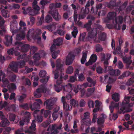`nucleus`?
I'll return each mask as SVG.
<instances>
[{"label": "nucleus", "mask_w": 134, "mask_h": 134, "mask_svg": "<svg viewBox=\"0 0 134 134\" xmlns=\"http://www.w3.org/2000/svg\"><path fill=\"white\" fill-rule=\"evenodd\" d=\"M130 98V97L128 96L125 97L124 100L122 102L121 107H119V103L114 102L113 101L111 102L110 105L109 106L111 113H112L113 112L115 108H117V114H120L122 112L124 113L132 111V109L130 107L133 106V103H129Z\"/></svg>", "instance_id": "nucleus-1"}, {"label": "nucleus", "mask_w": 134, "mask_h": 134, "mask_svg": "<svg viewBox=\"0 0 134 134\" xmlns=\"http://www.w3.org/2000/svg\"><path fill=\"white\" fill-rule=\"evenodd\" d=\"M116 13L114 12H111L109 13L108 15V18L109 19H113L114 18L115 20L113 21L114 27L118 30L120 29V24L122 22L123 18L122 16H119L116 18H115Z\"/></svg>", "instance_id": "nucleus-2"}, {"label": "nucleus", "mask_w": 134, "mask_h": 134, "mask_svg": "<svg viewBox=\"0 0 134 134\" xmlns=\"http://www.w3.org/2000/svg\"><path fill=\"white\" fill-rule=\"evenodd\" d=\"M25 34H17V40L24 39L25 37ZM21 47V51L24 52H27L30 49V46L28 44H25L21 42L17 41V50L19 47Z\"/></svg>", "instance_id": "nucleus-3"}, {"label": "nucleus", "mask_w": 134, "mask_h": 134, "mask_svg": "<svg viewBox=\"0 0 134 134\" xmlns=\"http://www.w3.org/2000/svg\"><path fill=\"white\" fill-rule=\"evenodd\" d=\"M94 4V2L92 0H89L87 2L86 5V8H82L81 10V13L83 14L82 15H79V19H81L84 18L86 14H88L89 9L87 7L90 6V5H92Z\"/></svg>", "instance_id": "nucleus-4"}, {"label": "nucleus", "mask_w": 134, "mask_h": 134, "mask_svg": "<svg viewBox=\"0 0 134 134\" xmlns=\"http://www.w3.org/2000/svg\"><path fill=\"white\" fill-rule=\"evenodd\" d=\"M47 91V88L44 85H41L40 88L37 89L34 93V96L37 98H40L41 96V93H46Z\"/></svg>", "instance_id": "nucleus-5"}, {"label": "nucleus", "mask_w": 134, "mask_h": 134, "mask_svg": "<svg viewBox=\"0 0 134 134\" xmlns=\"http://www.w3.org/2000/svg\"><path fill=\"white\" fill-rule=\"evenodd\" d=\"M53 41L54 43L50 48V50L51 52H52L56 49V46H59L63 43L62 39L60 38H58L54 40Z\"/></svg>", "instance_id": "nucleus-6"}, {"label": "nucleus", "mask_w": 134, "mask_h": 134, "mask_svg": "<svg viewBox=\"0 0 134 134\" xmlns=\"http://www.w3.org/2000/svg\"><path fill=\"white\" fill-rule=\"evenodd\" d=\"M35 101L37 102H35L33 104H29L30 108L32 111L40 109V104H41L42 103L41 100L40 99H37Z\"/></svg>", "instance_id": "nucleus-7"}, {"label": "nucleus", "mask_w": 134, "mask_h": 134, "mask_svg": "<svg viewBox=\"0 0 134 134\" xmlns=\"http://www.w3.org/2000/svg\"><path fill=\"white\" fill-rule=\"evenodd\" d=\"M75 56L74 55L69 53L66 57L65 62V64L66 65H69L72 64L74 59Z\"/></svg>", "instance_id": "nucleus-8"}, {"label": "nucleus", "mask_w": 134, "mask_h": 134, "mask_svg": "<svg viewBox=\"0 0 134 134\" xmlns=\"http://www.w3.org/2000/svg\"><path fill=\"white\" fill-rule=\"evenodd\" d=\"M36 125L35 120H33L31 124V126L29 127L30 130H27L25 131V132L29 134H36L35 132H32L31 130L35 131L36 130Z\"/></svg>", "instance_id": "nucleus-9"}, {"label": "nucleus", "mask_w": 134, "mask_h": 134, "mask_svg": "<svg viewBox=\"0 0 134 134\" xmlns=\"http://www.w3.org/2000/svg\"><path fill=\"white\" fill-rule=\"evenodd\" d=\"M20 53L17 52V60L20 59H23V60H25L26 61H29L31 58V55H28L27 56L25 54L20 55Z\"/></svg>", "instance_id": "nucleus-10"}, {"label": "nucleus", "mask_w": 134, "mask_h": 134, "mask_svg": "<svg viewBox=\"0 0 134 134\" xmlns=\"http://www.w3.org/2000/svg\"><path fill=\"white\" fill-rule=\"evenodd\" d=\"M40 110H36L34 111L33 113V115L35 117V120L38 122H41L43 120V117L41 115H37L38 113L39 112Z\"/></svg>", "instance_id": "nucleus-11"}, {"label": "nucleus", "mask_w": 134, "mask_h": 134, "mask_svg": "<svg viewBox=\"0 0 134 134\" xmlns=\"http://www.w3.org/2000/svg\"><path fill=\"white\" fill-rule=\"evenodd\" d=\"M61 60L60 59H58L56 61V72L59 71L61 73L62 71L63 68V65L61 64Z\"/></svg>", "instance_id": "nucleus-12"}, {"label": "nucleus", "mask_w": 134, "mask_h": 134, "mask_svg": "<svg viewBox=\"0 0 134 134\" xmlns=\"http://www.w3.org/2000/svg\"><path fill=\"white\" fill-rule=\"evenodd\" d=\"M14 34H13L12 36H11L8 35L5 36L6 42L5 43V44L6 46H9L12 44V36Z\"/></svg>", "instance_id": "nucleus-13"}, {"label": "nucleus", "mask_w": 134, "mask_h": 134, "mask_svg": "<svg viewBox=\"0 0 134 134\" xmlns=\"http://www.w3.org/2000/svg\"><path fill=\"white\" fill-rule=\"evenodd\" d=\"M44 105H46L47 108L51 110L53 108V103L50 99H48L44 103Z\"/></svg>", "instance_id": "nucleus-14"}, {"label": "nucleus", "mask_w": 134, "mask_h": 134, "mask_svg": "<svg viewBox=\"0 0 134 134\" xmlns=\"http://www.w3.org/2000/svg\"><path fill=\"white\" fill-rule=\"evenodd\" d=\"M32 38L34 40L36 41L37 43L40 44L41 43V38L40 36V34H32Z\"/></svg>", "instance_id": "nucleus-15"}, {"label": "nucleus", "mask_w": 134, "mask_h": 134, "mask_svg": "<svg viewBox=\"0 0 134 134\" xmlns=\"http://www.w3.org/2000/svg\"><path fill=\"white\" fill-rule=\"evenodd\" d=\"M71 5L73 9L74 10V21L76 24L79 25H81L82 24V23L80 22H77L76 21L77 18V12H76L75 11V9H76V6L75 5L73 4H72Z\"/></svg>", "instance_id": "nucleus-16"}, {"label": "nucleus", "mask_w": 134, "mask_h": 134, "mask_svg": "<svg viewBox=\"0 0 134 134\" xmlns=\"http://www.w3.org/2000/svg\"><path fill=\"white\" fill-rule=\"evenodd\" d=\"M72 85L71 84L68 83L67 85H63V89L64 92H66L69 93L71 91V90L72 88Z\"/></svg>", "instance_id": "nucleus-17"}, {"label": "nucleus", "mask_w": 134, "mask_h": 134, "mask_svg": "<svg viewBox=\"0 0 134 134\" xmlns=\"http://www.w3.org/2000/svg\"><path fill=\"white\" fill-rule=\"evenodd\" d=\"M63 85L60 83H57L54 85V89L55 91L58 93L60 92L63 89Z\"/></svg>", "instance_id": "nucleus-18"}, {"label": "nucleus", "mask_w": 134, "mask_h": 134, "mask_svg": "<svg viewBox=\"0 0 134 134\" xmlns=\"http://www.w3.org/2000/svg\"><path fill=\"white\" fill-rule=\"evenodd\" d=\"M31 7H29L26 10V11L24 10L23 12V13L24 14H26L27 13H29V14L31 15H34L37 14V13L34 12V10L31 9Z\"/></svg>", "instance_id": "nucleus-19"}, {"label": "nucleus", "mask_w": 134, "mask_h": 134, "mask_svg": "<svg viewBox=\"0 0 134 134\" xmlns=\"http://www.w3.org/2000/svg\"><path fill=\"white\" fill-rule=\"evenodd\" d=\"M12 70L15 72H17V62H12L9 65Z\"/></svg>", "instance_id": "nucleus-20"}, {"label": "nucleus", "mask_w": 134, "mask_h": 134, "mask_svg": "<svg viewBox=\"0 0 134 134\" xmlns=\"http://www.w3.org/2000/svg\"><path fill=\"white\" fill-rule=\"evenodd\" d=\"M59 116L60 118L63 116V113L61 111H59L58 113L53 112L52 117L54 120H55Z\"/></svg>", "instance_id": "nucleus-21"}, {"label": "nucleus", "mask_w": 134, "mask_h": 134, "mask_svg": "<svg viewBox=\"0 0 134 134\" xmlns=\"http://www.w3.org/2000/svg\"><path fill=\"white\" fill-rule=\"evenodd\" d=\"M2 120L0 123L1 127H4L9 125L10 122L7 119L5 118Z\"/></svg>", "instance_id": "nucleus-22"}, {"label": "nucleus", "mask_w": 134, "mask_h": 134, "mask_svg": "<svg viewBox=\"0 0 134 134\" xmlns=\"http://www.w3.org/2000/svg\"><path fill=\"white\" fill-rule=\"evenodd\" d=\"M25 115L24 119H23L25 122L28 123L30 120V113L26 111L24 113Z\"/></svg>", "instance_id": "nucleus-23"}, {"label": "nucleus", "mask_w": 134, "mask_h": 134, "mask_svg": "<svg viewBox=\"0 0 134 134\" xmlns=\"http://www.w3.org/2000/svg\"><path fill=\"white\" fill-rule=\"evenodd\" d=\"M131 59V57H127L126 56L122 57V59L124 63L129 65H130L132 62V61L130 60Z\"/></svg>", "instance_id": "nucleus-24"}, {"label": "nucleus", "mask_w": 134, "mask_h": 134, "mask_svg": "<svg viewBox=\"0 0 134 134\" xmlns=\"http://www.w3.org/2000/svg\"><path fill=\"white\" fill-rule=\"evenodd\" d=\"M16 25V21L15 20H13L11 21L10 23V31L12 33L14 32V28H15V27Z\"/></svg>", "instance_id": "nucleus-25"}, {"label": "nucleus", "mask_w": 134, "mask_h": 134, "mask_svg": "<svg viewBox=\"0 0 134 134\" xmlns=\"http://www.w3.org/2000/svg\"><path fill=\"white\" fill-rule=\"evenodd\" d=\"M62 5L60 3H56L55 4L52 3L49 6L50 8L51 9H53L55 8H60L61 7Z\"/></svg>", "instance_id": "nucleus-26"}, {"label": "nucleus", "mask_w": 134, "mask_h": 134, "mask_svg": "<svg viewBox=\"0 0 134 134\" xmlns=\"http://www.w3.org/2000/svg\"><path fill=\"white\" fill-rule=\"evenodd\" d=\"M112 98L115 102H118L119 100V95L118 93H115L112 95Z\"/></svg>", "instance_id": "nucleus-27"}, {"label": "nucleus", "mask_w": 134, "mask_h": 134, "mask_svg": "<svg viewBox=\"0 0 134 134\" xmlns=\"http://www.w3.org/2000/svg\"><path fill=\"white\" fill-rule=\"evenodd\" d=\"M52 15L53 18L57 21L60 18V16L59 15L57 11L54 12Z\"/></svg>", "instance_id": "nucleus-28"}, {"label": "nucleus", "mask_w": 134, "mask_h": 134, "mask_svg": "<svg viewBox=\"0 0 134 134\" xmlns=\"http://www.w3.org/2000/svg\"><path fill=\"white\" fill-rule=\"evenodd\" d=\"M37 2L36 0H35L32 3V6L35 11H38L40 9V7L37 5Z\"/></svg>", "instance_id": "nucleus-29"}, {"label": "nucleus", "mask_w": 134, "mask_h": 134, "mask_svg": "<svg viewBox=\"0 0 134 134\" xmlns=\"http://www.w3.org/2000/svg\"><path fill=\"white\" fill-rule=\"evenodd\" d=\"M51 111L46 110L44 111V117L45 118H47L48 117V120H50L51 118Z\"/></svg>", "instance_id": "nucleus-30"}, {"label": "nucleus", "mask_w": 134, "mask_h": 134, "mask_svg": "<svg viewBox=\"0 0 134 134\" xmlns=\"http://www.w3.org/2000/svg\"><path fill=\"white\" fill-rule=\"evenodd\" d=\"M102 7V4H99L97 6L96 9L95 10H94V8L93 7L91 9V11L93 13H94L95 14L97 13L98 9H100Z\"/></svg>", "instance_id": "nucleus-31"}, {"label": "nucleus", "mask_w": 134, "mask_h": 134, "mask_svg": "<svg viewBox=\"0 0 134 134\" xmlns=\"http://www.w3.org/2000/svg\"><path fill=\"white\" fill-rule=\"evenodd\" d=\"M70 104V106H71L72 107V106L74 107H77L79 105L78 101L74 99L71 100Z\"/></svg>", "instance_id": "nucleus-32"}, {"label": "nucleus", "mask_w": 134, "mask_h": 134, "mask_svg": "<svg viewBox=\"0 0 134 134\" xmlns=\"http://www.w3.org/2000/svg\"><path fill=\"white\" fill-rule=\"evenodd\" d=\"M64 110L65 111H70L71 110L72 107L69 105L67 103L64 104L63 105Z\"/></svg>", "instance_id": "nucleus-33"}, {"label": "nucleus", "mask_w": 134, "mask_h": 134, "mask_svg": "<svg viewBox=\"0 0 134 134\" xmlns=\"http://www.w3.org/2000/svg\"><path fill=\"white\" fill-rule=\"evenodd\" d=\"M34 55L33 56V58L37 62V61L40 60L41 58L40 55L39 53H36L34 54Z\"/></svg>", "instance_id": "nucleus-34"}, {"label": "nucleus", "mask_w": 134, "mask_h": 134, "mask_svg": "<svg viewBox=\"0 0 134 134\" xmlns=\"http://www.w3.org/2000/svg\"><path fill=\"white\" fill-rule=\"evenodd\" d=\"M2 16L4 18L9 17V12L6 10H3L1 11Z\"/></svg>", "instance_id": "nucleus-35"}, {"label": "nucleus", "mask_w": 134, "mask_h": 134, "mask_svg": "<svg viewBox=\"0 0 134 134\" xmlns=\"http://www.w3.org/2000/svg\"><path fill=\"white\" fill-rule=\"evenodd\" d=\"M95 90V88L94 87L88 88L87 89L88 92L86 94V96L87 97H89L91 96L92 94L94 92Z\"/></svg>", "instance_id": "nucleus-36"}, {"label": "nucleus", "mask_w": 134, "mask_h": 134, "mask_svg": "<svg viewBox=\"0 0 134 134\" xmlns=\"http://www.w3.org/2000/svg\"><path fill=\"white\" fill-rule=\"evenodd\" d=\"M90 114L89 112H87L85 113L84 114V118L82 119L81 121V123L82 124H85V120L86 119L89 117Z\"/></svg>", "instance_id": "nucleus-37"}, {"label": "nucleus", "mask_w": 134, "mask_h": 134, "mask_svg": "<svg viewBox=\"0 0 134 134\" xmlns=\"http://www.w3.org/2000/svg\"><path fill=\"white\" fill-rule=\"evenodd\" d=\"M87 53L86 52L83 53L82 57L81 59V62L82 64H84L87 58Z\"/></svg>", "instance_id": "nucleus-38"}, {"label": "nucleus", "mask_w": 134, "mask_h": 134, "mask_svg": "<svg viewBox=\"0 0 134 134\" xmlns=\"http://www.w3.org/2000/svg\"><path fill=\"white\" fill-rule=\"evenodd\" d=\"M56 50V49H55L54 51L52 52V58L54 59H55L56 58L58 54L60 52L59 50L55 51Z\"/></svg>", "instance_id": "nucleus-39"}, {"label": "nucleus", "mask_w": 134, "mask_h": 134, "mask_svg": "<svg viewBox=\"0 0 134 134\" xmlns=\"http://www.w3.org/2000/svg\"><path fill=\"white\" fill-rule=\"evenodd\" d=\"M103 50V48L99 44H97L96 46V51L97 52H102Z\"/></svg>", "instance_id": "nucleus-40"}, {"label": "nucleus", "mask_w": 134, "mask_h": 134, "mask_svg": "<svg viewBox=\"0 0 134 134\" xmlns=\"http://www.w3.org/2000/svg\"><path fill=\"white\" fill-rule=\"evenodd\" d=\"M98 27L97 28H93L92 30L91 33L93 34H97L99 33V31L98 32V31H99V30H100V28H101V26L99 25H96Z\"/></svg>", "instance_id": "nucleus-41"}, {"label": "nucleus", "mask_w": 134, "mask_h": 134, "mask_svg": "<svg viewBox=\"0 0 134 134\" xmlns=\"http://www.w3.org/2000/svg\"><path fill=\"white\" fill-rule=\"evenodd\" d=\"M37 49H38L37 47L35 46H33L31 47L30 52V53L31 55L32 54V55H33L37 51Z\"/></svg>", "instance_id": "nucleus-42"}, {"label": "nucleus", "mask_w": 134, "mask_h": 134, "mask_svg": "<svg viewBox=\"0 0 134 134\" xmlns=\"http://www.w3.org/2000/svg\"><path fill=\"white\" fill-rule=\"evenodd\" d=\"M106 37V34H98V39L100 40L105 41Z\"/></svg>", "instance_id": "nucleus-43"}, {"label": "nucleus", "mask_w": 134, "mask_h": 134, "mask_svg": "<svg viewBox=\"0 0 134 134\" xmlns=\"http://www.w3.org/2000/svg\"><path fill=\"white\" fill-rule=\"evenodd\" d=\"M97 34H88V37L89 38L92 39L95 41L97 42L96 41Z\"/></svg>", "instance_id": "nucleus-44"}, {"label": "nucleus", "mask_w": 134, "mask_h": 134, "mask_svg": "<svg viewBox=\"0 0 134 134\" xmlns=\"http://www.w3.org/2000/svg\"><path fill=\"white\" fill-rule=\"evenodd\" d=\"M14 53L15 56H17L16 52L15 51L13 48H12L7 51V53L9 54H12L13 53Z\"/></svg>", "instance_id": "nucleus-45"}, {"label": "nucleus", "mask_w": 134, "mask_h": 134, "mask_svg": "<svg viewBox=\"0 0 134 134\" xmlns=\"http://www.w3.org/2000/svg\"><path fill=\"white\" fill-rule=\"evenodd\" d=\"M20 107L24 109H29L30 108L29 104L28 105L27 103L23 104L20 105Z\"/></svg>", "instance_id": "nucleus-46"}, {"label": "nucleus", "mask_w": 134, "mask_h": 134, "mask_svg": "<svg viewBox=\"0 0 134 134\" xmlns=\"http://www.w3.org/2000/svg\"><path fill=\"white\" fill-rule=\"evenodd\" d=\"M16 104H13L8 107L7 110L9 111H14L16 109Z\"/></svg>", "instance_id": "nucleus-47"}, {"label": "nucleus", "mask_w": 134, "mask_h": 134, "mask_svg": "<svg viewBox=\"0 0 134 134\" xmlns=\"http://www.w3.org/2000/svg\"><path fill=\"white\" fill-rule=\"evenodd\" d=\"M90 59L92 62L94 63L97 59V56L96 54H93L91 56Z\"/></svg>", "instance_id": "nucleus-48"}, {"label": "nucleus", "mask_w": 134, "mask_h": 134, "mask_svg": "<svg viewBox=\"0 0 134 134\" xmlns=\"http://www.w3.org/2000/svg\"><path fill=\"white\" fill-rule=\"evenodd\" d=\"M46 28L49 31H52L55 29L56 26L54 25H49L46 26Z\"/></svg>", "instance_id": "nucleus-49"}, {"label": "nucleus", "mask_w": 134, "mask_h": 134, "mask_svg": "<svg viewBox=\"0 0 134 134\" xmlns=\"http://www.w3.org/2000/svg\"><path fill=\"white\" fill-rule=\"evenodd\" d=\"M46 74V72L43 70L40 71L39 73V75L40 77H44Z\"/></svg>", "instance_id": "nucleus-50"}, {"label": "nucleus", "mask_w": 134, "mask_h": 134, "mask_svg": "<svg viewBox=\"0 0 134 134\" xmlns=\"http://www.w3.org/2000/svg\"><path fill=\"white\" fill-rule=\"evenodd\" d=\"M73 69L71 66H69L66 71V73L68 74H70L73 72Z\"/></svg>", "instance_id": "nucleus-51"}, {"label": "nucleus", "mask_w": 134, "mask_h": 134, "mask_svg": "<svg viewBox=\"0 0 134 134\" xmlns=\"http://www.w3.org/2000/svg\"><path fill=\"white\" fill-rule=\"evenodd\" d=\"M88 104L90 108H93L94 106V103L93 101L89 100L88 102Z\"/></svg>", "instance_id": "nucleus-52"}, {"label": "nucleus", "mask_w": 134, "mask_h": 134, "mask_svg": "<svg viewBox=\"0 0 134 134\" xmlns=\"http://www.w3.org/2000/svg\"><path fill=\"white\" fill-rule=\"evenodd\" d=\"M52 20V18L49 15H47L46 17L45 21L47 23L51 22Z\"/></svg>", "instance_id": "nucleus-53"}, {"label": "nucleus", "mask_w": 134, "mask_h": 134, "mask_svg": "<svg viewBox=\"0 0 134 134\" xmlns=\"http://www.w3.org/2000/svg\"><path fill=\"white\" fill-rule=\"evenodd\" d=\"M104 122V120L103 117H101L98 119L97 121L98 124L100 125L103 124Z\"/></svg>", "instance_id": "nucleus-54"}, {"label": "nucleus", "mask_w": 134, "mask_h": 134, "mask_svg": "<svg viewBox=\"0 0 134 134\" xmlns=\"http://www.w3.org/2000/svg\"><path fill=\"white\" fill-rule=\"evenodd\" d=\"M50 122L49 120H47L42 123V125L44 127H47L50 124Z\"/></svg>", "instance_id": "nucleus-55"}, {"label": "nucleus", "mask_w": 134, "mask_h": 134, "mask_svg": "<svg viewBox=\"0 0 134 134\" xmlns=\"http://www.w3.org/2000/svg\"><path fill=\"white\" fill-rule=\"evenodd\" d=\"M26 95L25 94H22V95L20 96L19 99V102H23L24 100V99L26 97Z\"/></svg>", "instance_id": "nucleus-56"}, {"label": "nucleus", "mask_w": 134, "mask_h": 134, "mask_svg": "<svg viewBox=\"0 0 134 134\" xmlns=\"http://www.w3.org/2000/svg\"><path fill=\"white\" fill-rule=\"evenodd\" d=\"M134 81L133 79L130 78L127 81L126 83V85L128 86L131 85L134 82Z\"/></svg>", "instance_id": "nucleus-57"}, {"label": "nucleus", "mask_w": 134, "mask_h": 134, "mask_svg": "<svg viewBox=\"0 0 134 134\" xmlns=\"http://www.w3.org/2000/svg\"><path fill=\"white\" fill-rule=\"evenodd\" d=\"M79 80L80 81H83L85 79V77L82 73L80 74L78 76Z\"/></svg>", "instance_id": "nucleus-58"}, {"label": "nucleus", "mask_w": 134, "mask_h": 134, "mask_svg": "<svg viewBox=\"0 0 134 134\" xmlns=\"http://www.w3.org/2000/svg\"><path fill=\"white\" fill-rule=\"evenodd\" d=\"M16 76L15 75L13 74L10 77L9 80L10 81L14 82L15 81Z\"/></svg>", "instance_id": "nucleus-59"}, {"label": "nucleus", "mask_w": 134, "mask_h": 134, "mask_svg": "<svg viewBox=\"0 0 134 134\" xmlns=\"http://www.w3.org/2000/svg\"><path fill=\"white\" fill-rule=\"evenodd\" d=\"M96 71L97 73L98 74H101L103 72V69L100 66H98L96 68Z\"/></svg>", "instance_id": "nucleus-60"}, {"label": "nucleus", "mask_w": 134, "mask_h": 134, "mask_svg": "<svg viewBox=\"0 0 134 134\" xmlns=\"http://www.w3.org/2000/svg\"><path fill=\"white\" fill-rule=\"evenodd\" d=\"M86 34H80V36L79 38V41H84Z\"/></svg>", "instance_id": "nucleus-61"}, {"label": "nucleus", "mask_w": 134, "mask_h": 134, "mask_svg": "<svg viewBox=\"0 0 134 134\" xmlns=\"http://www.w3.org/2000/svg\"><path fill=\"white\" fill-rule=\"evenodd\" d=\"M86 102L84 99H81L80 102L79 103L80 106L81 107H83L85 106Z\"/></svg>", "instance_id": "nucleus-62"}, {"label": "nucleus", "mask_w": 134, "mask_h": 134, "mask_svg": "<svg viewBox=\"0 0 134 134\" xmlns=\"http://www.w3.org/2000/svg\"><path fill=\"white\" fill-rule=\"evenodd\" d=\"M27 62L24 60H20L19 62H17V65L19 64L21 66H24L25 65V63Z\"/></svg>", "instance_id": "nucleus-63"}, {"label": "nucleus", "mask_w": 134, "mask_h": 134, "mask_svg": "<svg viewBox=\"0 0 134 134\" xmlns=\"http://www.w3.org/2000/svg\"><path fill=\"white\" fill-rule=\"evenodd\" d=\"M91 24V21H89L88 23L84 25V26L87 28L88 31H89L88 29L90 27Z\"/></svg>", "instance_id": "nucleus-64"}]
</instances>
